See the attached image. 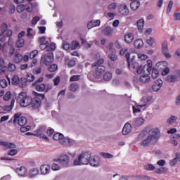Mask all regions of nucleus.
Listing matches in <instances>:
<instances>
[{"instance_id": "nucleus-26", "label": "nucleus", "mask_w": 180, "mask_h": 180, "mask_svg": "<svg viewBox=\"0 0 180 180\" xmlns=\"http://www.w3.org/2000/svg\"><path fill=\"white\" fill-rule=\"evenodd\" d=\"M4 65H5V60L0 58V68L1 67V69H0V75H4L6 72L7 68Z\"/></svg>"}, {"instance_id": "nucleus-4", "label": "nucleus", "mask_w": 180, "mask_h": 180, "mask_svg": "<svg viewBox=\"0 0 180 180\" xmlns=\"http://www.w3.org/2000/svg\"><path fill=\"white\" fill-rule=\"evenodd\" d=\"M17 101L20 105V106L26 108L29 106V105H31L32 102H33V98H32L31 96L26 95V93L21 92L18 95Z\"/></svg>"}, {"instance_id": "nucleus-54", "label": "nucleus", "mask_w": 180, "mask_h": 180, "mask_svg": "<svg viewBox=\"0 0 180 180\" xmlns=\"http://www.w3.org/2000/svg\"><path fill=\"white\" fill-rule=\"evenodd\" d=\"M60 144H61L62 146H66L68 147V138L63 136V139H61Z\"/></svg>"}, {"instance_id": "nucleus-21", "label": "nucleus", "mask_w": 180, "mask_h": 180, "mask_svg": "<svg viewBox=\"0 0 180 180\" xmlns=\"http://www.w3.org/2000/svg\"><path fill=\"white\" fill-rule=\"evenodd\" d=\"M98 26H101V20H94L88 22L87 27L88 29H92L93 27H96Z\"/></svg>"}, {"instance_id": "nucleus-28", "label": "nucleus", "mask_w": 180, "mask_h": 180, "mask_svg": "<svg viewBox=\"0 0 180 180\" xmlns=\"http://www.w3.org/2000/svg\"><path fill=\"white\" fill-rule=\"evenodd\" d=\"M135 49H141L144 46V42L141 39H138L134 41Z\"/></svg>"}, {"instance_id": "nucleus-56", "label": "nucleus", "mask_w": 180, "mask_h": 180, "mask_svg": "<svg viewBox=\"0 0 180 180\" xmlns=\"http://www.w3.org/2000/svg\"><path fill=\"white\" fill-rule=\"evenodd\" d=\"M34 75L29 73L27 75V80L29 81V82H33L34 81Z\"/></svg>"}, {"instance_id": "nucleus-50", "label": "nucleus", "mask_w": 180, "mask_h": 180, "mask_svg": "<svg viewBox=\"0 0 180 180\" xmlns=\"http://www.w3.org/2000/svg\"><path fill=\"white\" fill-rule=\"evenodd\" d=\"M32 129L31 126H22L21 127V128L20 129V131H21V133H26V131H29V130H30Z\"/></svg>"}, {"instance_id": "nucleus-48", "label": "nucleus", "mask_w": 180, "mask_h": 180, "mask_svg": "<svg viewBox=\"0 0 180 180\" xmlns=\"http://www.w3.org/2000/svg\"><path fill=\"white\" fill-rule=\"evenodd\" d=\"M1 33H5L8 30V24L3 22L0 27Z\"/></svg>"}, {"instance_id": "nucleus-49", "label": "nucleus", "mask_w": 180, "mask_h": 180, "mask_svg": "<svg viewBox=\"0 0 180 180\" xmlns=\"http://www.w3.org/2000/svg\"><path fill=\"white\" fill-rule=\"evenodd\" d=\"M6 86H8V81H6V79H1L0 81V87L1 88V89H4V88H6Z\"/></svg>"}, {"instance_id": "nucleus-19", "label": "nucleus", "mask_w": 180, "mask_h": 180, "mask_svg": "<svg viewBox=\"0 0 180 180\" xmlns=\"http://www.w3.org/2000/svg\"><path fill=\"white\" fill-rule=\"evenodd\" d=\"M16 173L19 176H26V175H27V169L22 166L16 169Z\"/></svg>"}, {"instance_id": "nucleus-2", "label": "nucleus", "mask_w": 180, "mask_h": 180, "mask_svg": "<svg viewBox=\"0 0 180 180\" xmlns=\"http://www.w3.org/2000/svg\"><path fill=\"white\" fill-rule=\"evenodd\" d=\"M150 127H146L142 131L140 132L138 139L141 141V146L142 147H148L151 144L152 141H154L150 136H148V130Z\"/></svg>"}, {"instance_id": "nucleus-24", "label": "nucleus", "mask_w": 180, "mask_h": 180, "mask_svg": "<svg viewBox=\"0 0 180 180\" xmlns=\"http://www.w3.org/2000/svg\"><path fill=\"white\" fill-rule=\"evenodd\" d=\"M0 146H2L6 148H16V145L15 143L6 141H0Z\"/></svg>"}, {"instance_id": "nucleus-63", "label": "nucleus", "mask_w": 180, "mask_h": 180, "mask_svg": "<svg viewBox=\"0 0 180 180\" xmlns=\"http://www.w3.org/2000/svg\"><path fill=\"white\" fill-rule=\"evenodd\" d=\"M39 54V51L37 50H34L32 51L30 53V58L33 59L34 58V57H36V56Z\"/></svg>"}, {"instance_id": "nucleus-60", "label": "nucleus", "mask_w": 180, "mask_h": 180, "mask_svg": "<svg viewBox=\"0 0 180 180\" xmlns=\"http://www.w3.org/2000/svg\"><path fill=\"white\" fill-rule=\"evenodd\" d=\"M81 76L79 75H73L72 77L70 79V82H74L75 81H79V78Z\"/></svg>"}, {"instance_id": "nucleus-9", "label": "nucleus", "mask_w": 180, "mask_h": 180, "mask_svg": "<svg viewBox=\"0 0 180 180\" xmlns=\"http://www.w3.org/2000/svg\"><path fill=\"white\" fill-rule=\"evenodd\" d=\"M55 162H59L63 167H68L70 164V157L67 155H62L58 158L54 159Z\"/></svg>"}, {"instance_id": "nucleus-5", "label": "nucleus", "mask_w": 180, "mask_h": 180, "mask_svg": "<svg viewBox=\"0 0 180 180\" xmlns=\"http://www.w3.org/2000/svg\"><path fill=\"white\" fill-rule=\"evenodd\" d=\"M148 127H149L148 136L150 137L153 141H158L160 137H161V131H160V129L158 127L150 128V126H148Z\"/></svg>"}, {"instance_id": "nucleus-42", "label": "nucleus", "mask_w": 180, "mask_h": 180, "mask_svg": "<svg viewBox=\"0 0 180 180\" xmlns=\"http://www.w3.org/2000/svg\"><path fill=\"white\" fill-rule=\"evenodd\" d=\"M69 89L72 92H75L78 89V84L77 83H72L69 86Z\"/></svg>"}, {"instance_id": "nucleus-14", "label": "nucleus", "mask_w": 180, "mask_h": 180, "mask_svg": "<svg viewBox=\"0 0 180 180\" xmlns=\"http://www.w3.org/2000/svg\"><path fill=\"white\" fill-rule=\"evenodd\" d=\"M44 131H46V126L41 125L34 131V136L41 138V136H43Z\"/></svg>"}, {"instance_id": "nucleus-45", "label": "nucleus", "mask_w": 180, "mask_h": 180, "mask_svg": "<svg viewBox=\"0 0 180 180\" xmlns=\"http://www.w3.org/2000/svg\"><path fill=\"white\" fill-rule=\"evenodd\" d=\"M56 48L57 46L54 43H51L49 46L48 45L47 51H49V53H51V51H54V50H56Z\"/></svg>"}, {"instance_id": "nucleus-62", "label": "nucleus", "mask_w": 180, "mask_h": 180, "mask_svg": "<svg viewBox=\"0 0 180 180\" xmlns=\"http://www.w3.org/2000/svg\"><path fill=\"white\" fill-rule=\"evenodd\" d=\"M12 96L11 91H7L6 94L4 96V101H9Z\"/></svg>"}, {"instance_id": "nucleus-64", "label": "nucleus", "mask_w": 180, "mask_h": 180, "mask_svg": "<svg viewBox=\"0 0 180 180\" xmlns=\"http://www.w3.org/2000/svg\"><path fill=\"white\" fill-rule=\"evenodd\" d=\"M32 72L37 75H39V74H41V68H35L32 70Z\"/></svg>"}, {"instance_id": "nucleus-12", "label": "nucleus", "mask_w": 180, "mask_h": 180, "mask_svg": "<svg viewBox=\"0 0 180 180\" xmlns=\"http://www.w3.org/2000/svg\"><path fill=\"white\" fill-rule=\"evenodd\" d=\"M105 71H106V68H105V66H97L94 73V77L97 79L102 78V75H103V72H105Z\"/></svg>"}, {"instance_id": "nucleus-29", "label": "nucleus", "mask_w": 180, "mask_h": 180, "mask_svg": "<svg viewBox=\"0 0 180 180\" xmlns=\"http://www.w3.org/2000/svg\"><path fill=\"white\" fill-rule=\"evenodd\" d=\"M134 39V35L132 33H128L125 34L124 40L126 43H131Z\"/></svg>"}, {"instance_id": "nucleus-59", "label": "nucleus", "mask_w": 180, "mask_h": 180, "mask_svg": "<svg viewBox=\"0 0 180 180\" xmlns=\"http://www.w3.org/2000/svg\"><path fill=\"white\" fill-rule=\"evenodd\" d=\"M116 8H117V4H116V3H112L111 4H110L108 6V9L110 11H115V9H116Z\"/></svg>"}, {"instance_id": "nucleus-20", "label": "nucleus", "mask_w": 180, "mask_h": 180, "mask_svg": "<svg viewBox=\"0 0 180 180\" xmlns=\"http://www.w3.org/2000/svg\"><path fill=\"white\" fill-rule=\"evenodd\" d=\"M13 61L14 63H15V64H19L20 63H22V61H23V56L22 55V53L16 51L14 55Z\"/></svg>"}, {"instance_id": "nucleus-40", "label": "nucleus", "mask_w": 180, "mask_h": 180, "mask_svg": "<svg viewBox=\"0 0 180 180\" xmlns=\"http://www.w3.org/2000/svg\"><path fill=\"white\" fill-rule=\"evenodd\" d=\"M15 46L18 48L23 47V46H25V39H18V40L17 41V42L15 44Z\"/></svg>"}, {"instance_id": "nucleus-7", "label": "nucleus", "mask_w": 180, "mask_h": 180, "mask_svg": "<svg viewBox=\"0 0 180 180\" xmlns=\"http://www.w3.org/2000/svg\"><path fill=\"white\" fill-rule=\"evenodd\" d=\"M43 77H39L35 82L32 83V86H34L38 92H44L46 91V84L43 82Z\"/></svg>"}, {"instance_id": "nucleus-36", "label": "nucleus", "mask_w": 180, "mask_h": 180, "mask_svg": "<svg viewBox=\"0 0 180 180\" xmlns=\"http://www.w3.org/2000/svg\"><path fill=\"white\" fill-rule=\"evenodd\" d=\"M135 126H141V124H144V118L143 117H136L134 120Z\"/></svg>"}, {"instance_id": "nucleus-25", "label": "nucleus", "mask_w": 180, "mask_h": 180, "mask_svg": "<svg viewBox=\"0 0 180 180\" xmlns=\"http://www.w3.org/2000/svg\"><path fill=\"white\" fill-rule=\"evenodd\" d=\"M130 8H131V11H137V9H139V8H140V1L139 0L132 1L130 4Z\"/></svg>"}, {"instance_id": "nucleus-35", "label": "nucleus", "mask_w": 180, "mask_h": 180, "mask_svg": "<svg viewBox=\"0 0 180 180\" xmlns=\"http://www.w3.org/2000/svg\"><path fill=\"white\" fill-rule=\"evenodd\" d=\"M64 137V135L61 133H56L53 135V139L56 141H59V143L61 142V140H63Z\"/></svg>"}, {"instance_id": "nucleus-32", "label": "nucleus", "mask_w": 180, "mask_h": 180, "mask_svg": "<svg viewBox=\"0 0 180 180\" xmlns=\"http://www.w3.org/2000/svg\"><path fill=\"white\" fill-rule=\"evenodd\" d=\"M37 175H39V169L32 168L29 172L30 178H34Z\"/></svg>"}, {"instance_id": "nucleus-33", "label": "nucleus", "mask_w": 180, "mask_h": 180, "mask_svg": "<svg viewBox=\"0 0 180 180\" xmlns=\"http://www.w3.org/2000/svg\"><path fill=\"white\" fill-rule=\"evenodd\" d=\"M179 161H180V155L179 153H176L175 158H174L170 161L169 165H171V167H174V165H176V164L179 162Z\"/></svg>"}, {"instance_id": "nucleus-10", "label": "nucleus", "mask_w": 180, "mask_h": 180, "mask_svg": "<svg viewBox=\"0 0 180 180\" xmlns=\"http://www.w3.org/2000/svg\"><path fill=\"white\" fill-rule=\"evenodd\" d=\"M158 66V70H162V75L165 76L169 74V68L167 67L168 65V63L167 61L160 62L157 63Z\"/></svg>"}, {"instance_id": "nucleus-47", "label": "nucleus", "mask_w": 180, "mask_h": 180, "mask_svg": "<svg viewBox=\"0 0 180 180\" xmlns=\"http://www.w3.org/2000/svg\"><path fill=\"white\" fill-rule=\"evenodd\" d=\"M100 155H101V157H103V158H108V159L113 158V155L108 153L102 152L100 153Z\"/></svg>"}, {"instance_id": "nucleus-37", "label": "nucleus", "mask_w": 180, "mask_h": 180, "mask_svg": "<svg viewBox=\"0 0 180 180\" xmlns=\"http://www.w3.org/2000/svg\"><path fill=\"white\" fill-rule=\"evenodd\" d=\"M112 75L110 72H106L103 75V79H104V81L109 82V81H110V79H112Z\"/></svg>"}, {"instance_id": "nucleus-22", "label": "nucleus", "mask_w": 180, "mask_h": 180, "mask_svg": "<svg viewBox=\"0 0 180 180\" xmlns=\"http://www.w3.org/2000/svg\"><path fill=\"white\" fill-rule=\"evenodd\" d=\"M91 167H99L101 165V160L98 157H94L89 162Z\"/></svg>"}, {"instance_id": "nucleus-18", "label": "nucleus", "mask_w": 180, "mask_h": 180, "mask_svg": "<svg viewBox=\"0 0 180 180\" xmlns=\"http://www.w3.org/2000/svg\"><path fill=\"white\" fill-rule=\"evenodd\" d=\"M161 86H162V80L161 79H158L153 85V91H154V92H157L158 91H160Z\"/></svg>"}, {"instance_id": "nucleus-11", "label": "nucleus", "mask_w": 180, "mask_h": 180, "mask_svg": "<svg viewBox=\"0 0 180 180\" xmlns=\"http://www.w3.org/2000/svg\"><path fill=\"white\" fill-rule=\"evenodd\" d=\"M118 12L120 13V15H122L123 16H127L129 15V7H127V4H120L118 6Z\"/></svg>"}, {"instance_id": "nucleus-61", "label": "nucleus", "mask_w": 180, "mask_h": 180, "mask_svg": "<svg viewBox=\"0 0 180 180\" xmlns=\"http://www.w3.org/2000/svg\"><path fill=\"white\" fill-rule=\"evenodd\" d=\"M155 39L153 37H150L148 39H146V43L147 44H148V46H153V44H154L155 43Z\"/></svg>"}, {"instance_id": "nucleus-44", "label": "nucleus", "mask_w": 180, "mask_h": 180, "mask_svg": "<svg viewBox=\"0 0 180 180\" xmlns=\"http://www.w3.org/2000/svg\"><path fill=\"white\" fill-rule=\"evenodd\" d=\"M103 63H105L103 58H100L92 64V67H99V65H101V64H103Z\"/></svg>"}, {"instance_id": "nucleus-8", "label": "nucleus", "mask_w": 180, "mask_h": 180, "mask_svg": "<svg viewBox=\"0 0 180 180\" xmlns=\"http://www.w3.org/2000/svg\"><path fill=\"white\" fill-rule=\"evenodd\" d=\"M20 115H22L20 112L14 115L13 123H18V126L23 127L27 124V119L25 117H20Z\"/></svg>"}, {"instance_id": "nucleus-58", "label": "nucleus", "mask_w": 180, "mask_h": 180, "mask_svg": "<svg viewBox=\"0 0 180 180\" xmlns=\"http://www.w3.org/2000/svg\"><path fill=\"white\" fill-rule=\"evenodd\" d=\"M63 49L64 50H70V49H71V44L68 42H63Z\"/></svg>"}, {"instance_id": "nucleus-46", "label": "nucleus", "mask_w": 180, "mask_h": 180, "mask_svg": "<svg viewBox=\"0 0 180 180\" xmlns=\"http://www.w3.org/2000/svg\"><path fill=\"white\" fill-rule=\"evenodd\" d=\"M178 120V117L172 115L169 119H167V122L169 124H171L172 123H174V122H176Z\"/></svg>"}, {"instance_id": "nucleus-17", "label": "nucleus", "mask_w": 180, "mask_h": 180, "mask_svg": "<svg viewBox=\"0 0 180 180\" xmlns=\"http://www.w3.org/2000/svg\"><path fill=\"white\" fill-rule=\"evenodd\" d=\"M131 124H130L129 123H126L124 125L122 131L123 136H127V134H130V133H131Z\"/></svg>"}, {"instance_id": "nucleus-53", "label": "nucleus", "mask_w": 180, "mask_h": 180, "mask_svg": "<svg viewBox=\"0 0 180 180\" xmlns=\"http://www.w3.org/2000/svg\"><path fill=\"white\" fill-rule=\"evenodd\" d=\"M71 47L72 50H77V49H79V43L77 41H73Z\"/></svg>"}, {"instance_id": "nucleus-38", "label": "nucleus", "mask_w": 180, "mask_h": 180, "mask_svg": "<svg viewBox=\"0 0 180 180\" xmlns=\"http://www.w3.org/2000/svg\"><path fill=\"white\" fill-rule=\"evenodd\" d=\"M8 71L9 72H13L14 71H16V65L12 63H9L8 65Z\"/></svg>"}, {"instance_id": "nucleus-34", "label": "nucleus", "mask_w": 180, "mask_h": 180, "mask_svg": "<svg viewBox=\"0 0 180 180\" xmlns=\"http://www.w3.org/2000/svg\"><path fill=\"white\" fill-rule=\"evenodd\" d=\"M13 106H15V100L12 99L11 105H4L3 107L4 110H6V112H10V110H12L13 109Z\"/></svg>"}, {"instance_id": "nucleus-39", "label": "nucleus", "mask_w": 180, "mask_h": 180, "mask_svg": "<svg viewBox=\"0 0 180 180\" xmlns=\"http://www.w3.org/2000/svg\"><path fill=\"white\" fill-rule=\"evenodd\" d=\"M144 169H146V171H154V169H155V166L152 164H146L144 165Z\"/></svg>"}, {"instance_id": "nucleus-13", "label": "nucleus", "mask_w": 180, "mask_h": 180, "mask_svg": "<svg viewBox=\"0 0 180 180\" xmlns=\"http://www.w3.org/2000/svg\"><path fill=\"white\" fill-rule=\"evenodd\" d=\"M162 51L166 58H171V54H169V52H168V44L166 41H164L162 43Z\"/></svg>"}, {"instance_id": "nucleus-1", "label": "nucleus", "mask_w": 180, "mask_h": 180, "mask_svg": "<svg viewBox=\"0 0 180 180\" xmlns=\"http://www.w3.org/2000/svg\"><path fill=\"white\" fill-rule=\"evenodd\" d=\"M91 154L90 152H82L80 153L76 159L74 160V165L81 166V165H88L89 161H91Z\"/></svg>"}, {"instance_id": "nucleus-31", "label": "nucleus", "mask_w": 180, "mask_h": 180, "mask_svg": "<svg viewBox=\"0 0 180 180\" xmlns=\"http://www.w3.org/2000/svg\"><path fill=\"white\" fill-rule=\"evenodd\" d=\"M18 85L20 88H25L27 85V79L25 77H22L18 80Z\"/></svg>"}, {"instance_id": "nucleus-57", "label": "nucleus", "mask_w": 180, "mask_h": 180, "mask_svg": "<svg viewBox=\"0 0 180 180\" xmlns=\"http://www.w3.org/2000/svg\"><path fill=\"white\" fill-rule=\"evenodd\" d=\"M58 69V66L56 64H53L51 65L49 68V71L50 72H54V71H57Z\"/></svg>"}, {"instance_id": "nucleus-15", "label": "nucleus", "mask_w": 180, "mask_h": 180, "mask_svg": "<svg viewBox=\"0 0 180 180\" xmlns=\"http://www.w3.org/2000/svg\"><path fill=\"white\" fill-rule=\"evenodd\" d=\"M101 33L107 37H110L112 34H113V28L109 26L105 27L104 29L101 30Z\"/></svg>"}, {"instance_id": "nucleus-23", "label": "nucleus", "mask_w": 180, "mask_h": 180, "mask_svg": "<svg viewBox=\"0 0 180 180\" xmlns=\"http://www.w3.org/2000/svg\"><path fill=\"white\" fill-rule=\"evenodd\" d=\"M41 105V101L40 98H34L31 103L32 109H39V107Z\"/></svg>"}, {"instance_id": "nucleus-55", "label": "nucleus", "mask_w": 180, "mask_h": 180, "mask_svg": "<svg viewBox=\"0 0 180 180\" xmlns=\"http://www.w3.org/2000/svg\"><path fill=\"white\" fill-rule=\"evenodd\" d=\"M138 58L143 61L147 60L148 58V56L144 53H139Z\"/></svg>"}, {"instance_id": "nucleus-52", "label": "nucleus", "mask_w": 180, "mask_h": 180, "mask_svg": "<svg viewBox=\"0 0 180 180\" xmlns=\"http://www.w3.org/2000/svg\"><path fill=\"white\" fill-rule=\"evenodd\" d=\"M25 9H26V6L21 4V5H18L17 6V11L18 12V13H22V12H23V11H25Z\"/></svg>"}, {"instance_id": "nucleus-6", "label": "nucleus", "mask_w": 180, "mask_h": 180, "mask_svg": "<svg viewBox=\"0 0 180 180\" xmlns=\"http://www.w3.org/2000/svg\"><path fill=\"white\" fill-rule=\"evenodd\" d=\"M54 60V56L53 52H48L42 55L41 59V64H44L45 65H50L53 63Z\"/></svg>"}, {"instance_id": "nucleus-41", "label": "nucleus", "mask_w": 180, "mask_h": 180, "mask_svg": "<svg viewBox=\"0 0 180 180\" xmlns=\"http://www.w3.org/2000/svg\"><path fill=\"white\" fill-rule=\"evenodd\" d=\"M39 40L40 44H46V45L50 44V42L49 41V40H47V39H46L45 37H39Z\"/></svg>"}, {"instance_id": "nucleus-16", "label": "nucleus", "mask_w": 180, "mask_h": 180, "mask_svg": "<svg viewBox=\"0 0 180 180\" xmlns=\"http://www.w3.org/2000/svg\"><path fill=\"white\" fill-rule=\"evenodd\" d=\"M40 171L41 175H48V174H50V171H51V167L49 165H42L40 167Z\"/></svg>"}, {"instance_id": "nucleus-43", "label": "nucleus", "mask_w": 180, "mask_h": 180, "mask_svg": "<svg viewBox=\"0 0 180 180\" xmlns=\"http://www.w3.org/2000/svg\"><path fill=\"white\" fill-rule=\"evenodd\" d=\"M166 80L168 81V82H175L176 81V76L169 75L166 77Z\"/></svg>"}, {"instance_id": "nucleus-51", "label": "nucleus", "mask_w": 180, "mask_h": 180, "mask_svg": "<svg viewBox=\"0 0 180 180\" xmlns=\"http://www.w3.org/2000/svg\"><path fill=\"white\" fill-rule=\"evenodd\" d=\"M19 76L18 75H14L12 78V84L13 85H18L19 82Z\"/></svg>"}, {"instance_id": "nucleus-30", "label": "nucleus", "mask_w": 180, "mask_h": 180, "mask_svg": "<svg viewBox=\"0 0 180 180\" xmlns=\"http://www.w3.org/2000/svg\"><path fill=\"white\" fill-rule=\"evenodd\" d=\"M138 30L141 33L144 29V19L141 18L137 21Z\"/></svg>"}, {"instance_id": "nucleus-27", "label": "nucleus", "mask_w": 180, "mask_h": 180, "mask_svg": "<svg viewBox=\"0 0 180 180\" xmlns=\"http://www.w3.org/2000/svg\"><path fill=\"white\" fill-rule=\"evenodd\" d=\"M146 105H136L132 107L133 113L136 116L137 113H140L141 112V108H144Z\"/></svg>"}, {"instance_id": "nucleus-3", "label": "nucleus", "mask_w": 180, "mask_h": 180, "mask_svg": "<svg viewBox=\"0 0 180 180\" xmlns=\"http://www.w3.org/2000/svg\"><path fill=\"white\" fill-rule=\"evenodd\" d=\"M143 70H146L147 73L141 75L139 82H141V84H148V82L151 81L150 72L153 71V60H148L147 64L143 66Z\"/></svg>"}]
</instances>
